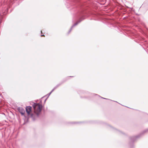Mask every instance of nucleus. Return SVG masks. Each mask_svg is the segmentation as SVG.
<instances>
[{
  "label": "nucleus",
  "mask_w": 148,
  "mask_h": 148,
  "mask_svg": "<svg viewBox=\"0 0 148 148\" xmlns=\"http://www.w3.org/2000/svg\"><path fill=\"white\" fill-rule=\"evenodd\" d=\"M34 112L37 115L40 113L42 108V105L39 103H34L33 105Z\"/></svg>",
  "instance_id": "f257e3e1"
},
{
  "label": "nucleus",
  "mask_w": 148,
  "mask_h": 148,
  "mask_svg": "<svg viewBox=\"0 0 148 148\" xmlns=\"http://www.w3.org/2000/svg\"><path fill=\"white\" fill-rule=\"evenodd\" d=\"M26 110L27 113L28 115L31 114L32 112V107L30 106L26 107Z\"/></svg>",
  "instance_id": "f03ea898"
},
{
  "label": "nucleus",
  "mask_w": 148,
  "mask_h": 148,
  "mask_svg": "<svg viewBox=\"0 0 148 148\" xmlns=\"http://www.w3.org/2000/svg\"><path fill=\"white\" fill-rule=\"evenodd\" d=\"M19 112L21 113L22 115H24L25 113V110L22 108H19L18 109Z\"/></svg>",
  "instance_id": "7ed1b4c3"
},
{
  "label": "nucleus",
  "mask_w": 148,
  "mask_h": 148,
  "mask_svg": "<svg viewBox=\"0 0 148 148\" xmlns=\"http://www.w3.org/2000/svg\"><path fill=\"white\" fill-rule=\"evenodd\" d=\"M80 22H77L74 25L72 26L73 27V26H75L76 25H77Z\"/></svg>",
  "instance_id": "20e7f679"
},
{
  "label": "nucleus",
  "mask_w": 148,
  "mask_h": 148,
  "mask_svg": "<svg viewBox=\"0 0 148 148\" xmlns=\"http://www.w3.org/2000/svg\"><path fill=\"white\" fill-rule=\"evenodd\" d=\"M54 90V89H53L49 93V96L51 94V93H52V92L53 91V90Z\"/></svg>",
  "instance_id": "39448f33"
},
{
  "label": "nucleus",
  "mask_w": 148,
  "mask_h": 148,
  "mask_svg": "<svg viewBox=\"0 0 148 148\" xmlns=\"http://www.w3.org/2000/svg\"><path fill=\"white\" fill-rule=\"evenodd\" d=\"M44 36V35H41V36Z\"/></svg>",
  "instance_id": "423d86ee"
}]
</instances>
